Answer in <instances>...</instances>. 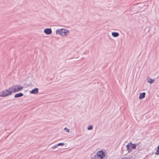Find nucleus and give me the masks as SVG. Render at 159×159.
<instances>
[{
	"label": "nucleus",
	"mask_w": 159,
	"mask_h": 159,
	"mask_svg": "<svg viewBox=\"0 0 159 159\" xmlns=\"http://www.w3.org/2000/svg\"><path fill=\"white\" fill-rule=\"evenodd\" d=\"M112 35L114 37H116L119 36V34L117 32H113L111 33Z\"/></svg>",
	"instance_id": "9d476101"
},
{
	"label": "nucleus",
	"mask_w": 159,
	"mask_h": 159,
	"mask_svg": "<svg viewBox=\"0 0 159 159\" xmlns=\"http://www.w3.org/2000/svg\"><path fill=\"white\" fill-rule=\"evenodd\" d=\"M64 129L65 130H66V132H67L68 133H69L70 132L69 129L65 127L64 128Z\"/></svg>",
	"instance_id": "a211bd4d"
},
{
	"label": "nucleus",
	"mask_w": 159,
	"mask_h": 159,
	"mask_svg": "<svg viewBox=\"0 0 159 159\" xmlns=\"http://www.w3.org/2000/svg\"><path fill=\"white\" fill-rule=\"evenodd\" d=\"M64 145H65V144L64 143H59L57 144V146H63Z\"/></svg>",
	"instance_id": "4468645a"
},
{
	"label": "nucleus",
	"mask_w": 159,
	"mask_h": 159,
	"mask_svg": "<svg viewBox=\"0 0 159 159\" xmlns=\"http://www.w3.org/2000/svg\"><path fill=\"white\" fill-rule=\"evenodd\" d=\"M93 126L92 125H89L87 128L88 130H92L93 129Z\"/></svg>",
	"instance_id": "ddd939ff"
},
{
	"label": "nucleus",
	"mask_w": 159,
	"mask_h": 159,
	"mask_svg": "<svg viewBox=\"0 0 159 159\" xmlns=\"http://www.w3.org/2000/svg\"><path fill=\"white\" fill-rule=\"evenodd\" d=\"M145 95L146 93L145 92L140 93L139 97V99H141L144 98L145 97Z\"/></svg>",
	"instance_id": "6e6552de"
},
{
	"label": "nucleus",
	"mask_w": 159,
	"mask_h": 159,
	"mask_svg": "<svg viewBox=\"0 0 159 159\" xmlns=\"http://www.w3.org/2000/svg\"><path fill=\"white\" fill-rule=\"evenodd\" d=\"M154 82V80L149 78L148 80V82L151 84L153 83Z\"/></svg>",
	"instance_id": "f8f14e48"
},
{
	"label": "nucleus",
	"mask_w": 159,
	"mask_h": 159,
	"mask_svg": "<svg viewBox=\"0 0 159 159\" xmlns=\"http://www.w3.org/2000/svg\"><path fill=\"white\" fill-rule=\"evenodd\" d=\"M157 148H158V149H159V144L158 146V147H157Z\"/></svg>",
	"instance_id": "6ab92c4d"
},
{
	"label": "nucleus",
	"mask_w": 159,
	"mask_h": 159,
	"mask_svg": "<svg viewBox=\"0 0 159 159\" xmlns=\"http://www.w3.org/2000/svg\"><path fill=\"white\" fill-rule=\"evenodd\" d=\"M57 144L54 145V146H53L52 147V148L53 149H55L56 148H57Z\"/></svg>",
	"instance_id": "dca6fc26"
},
{
	"label": "nucleus",
	"mask_w": 159,
	"mask_h": 159,
	"mask_svg": "<svg viewBox=\"0 0 159 159\" xmlns=\"http://www.w3.org/2000/svg\"><path fill=\"white\" fill-rule=\"evenodd\" d=\"M23 87L19 85H15L9 88V89L12 93H16L22 90Z\"/></svg>",
	"instance_id": "f03ea898"
},
{
	"label": "nucleus",
	"mask_w": 159,
	"mask_h": 159,
	"mask_svg": "<svg viewBox=\"0 0 159 159\" xmlns=\"http://www.w3.org/2000/svg\"><path fill=\"white\" fill-rule=\"evenodd\" d=\"M44 32L47 34H50L52 33V30L50 28H46L44 30Z\"/></svg>",
	"instance_id": "39448f33"
},
{
	"label": "nucleus",
	"mask_w": 159,
	"mask_h": 159,
	"mask_svg": "<svg viewBox=\"0 0 159 159\" xmlns=\"http://www.w3.org/2000/svg\"><path fill=\"white\" fill-rule=\"evenodd\" d=\"M95 155L99 159H102L105 156V154L103 151L101 150L97 152Z\"/></svg>",
	"instance_id": "20e7f679"
},
{
	"label": "nucleus",
	"mask_w": 159,
	"mask_h": 159,
	"mask_svg": "<svg viewBox=\"0 0 159 159\" xmlns=\"http://www.w3.org/2000/svg\"><path fill=\"white\" fill-rule=\"evenodd\" d=\"M39 89L37 88H36L30 91V93L34 94H37L38 93Z\"/></svg>",
	"instance_id": "423d86ee"
},
{
	"label": "nucleus",
	"mask_w": 159,
	"mask_h": 159,
	"mask_svg": "<svg viewBox=\"0 0 159 159\" xmlns=\"http://www.w3.org/2000/svg\"><path fill=\"white\" fill-rule=\"evenodd\" d=\"M9 89V88L0 93V97H5L11 94L12 92Z\"/></svg>",
	"instance_id": "7ed1b4c3"
},
{
	"label": "nucleus",
	"mask_w": 159,
	"mask_h": 159,
	"mask_svg": "<svg viewBox=\"0 0 159 159\" xmlns=\"http://www.w3.org/2000/svg\"><path fill=\"white\" fill-rule=\"evenodd\" d=\"M91 159H99L98 158V157H96L95 155L93 157H92L91 158Z\"/></svg>",
	"instance_id": "2eb2a0df"
},
{
	"label": "nucleus",
	"mask_w": 159,
	"mask_h": 159,
	"mask_svg": "<svg viewBox=\"0 0 159 159\" xmlns=\"http://www.w3.org/2000/svg\"><path fill=\"white\" fill-rule=\"evenodd\" d=\"M23 96V94L21 93H17L15 95L14 97L15 98H17L22 97Z\"/></svg>",
	"instance_id": "1a4fd4ad"
},
{
	"label": "nucleus",
	"mask_w": 159,
	"mask_h": 159,
	"mask_svg": "<svg viewBox=\"0 0 159 159\" xmlns=\"http://www.w3.org/2000/svg\"><path fill=\"white\" fill-rule=\"evenodd\" d=\"M138 145V144H133L132 143V144L131 146V148L132 149H135L136 148V146Z\"/></svg>",
	"instance_id": "9b49d317"
},
{
	"label": "nucleus",
	"mask_w": 159,
	"mask_h": 159,
	"mask_svg": "<svg viewBox=\"0 0 159 159\" xmlns=\"http://www.w3.org/2000/svg\"><path fill=\"white\" fill-rule=\"evenodd\" d=\"M69 32V31L65 28L57 29L56 31V34H59L61 36H65L67 35V33Z\"/></svg>",
	"instance_id": "f257e3e1"
},
{
	"label": "nucleus",
	"mask_w": 159,
	"mask_h": 159,
	"mask_svg": "<svg viewBox=\"0 0 159 159\" xmlns=\"http://www.w3.org/2000/svg\"><path fill=\"white\" fill-rule=\"evenodd\" d=\"M132 144V143H129L127 145L126 147L127 148V150L129 152H130L131 151V146Z\"/></svg>",
	"instance_id": "0eeeda50"
},
{
	"label": "nucleus",
	"mask_w": 159,
	"mask_h": 159,
	"mask_svg": "<svg viewBox=\"0 0 159 159\" xmlns=\"http://www.w3.org/2000/svg\"><path fill=\"white\" fill-rule=\"evenodd\" d=\"M155 154L157 155L159 154V149L157 148V149L155 152Z\"/></svg>",
	"instance_id": "f3484780"
}]
</instances>
